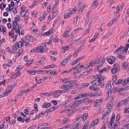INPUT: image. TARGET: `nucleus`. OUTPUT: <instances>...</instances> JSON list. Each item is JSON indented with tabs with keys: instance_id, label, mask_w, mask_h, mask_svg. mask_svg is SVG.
I'll return each instance as SVG.
<instances>
[{
	"instance_id": "nucleus-46",
	"label": "nucleus",
	"mask_w": 129,
	"mask_h": 129,
	"mask_svg": "<svg viewBox=\"0 0 129 129\" xmlns=\"http://www.w3.org/2000/svg\"><path fill=\"white\" fill-rule=\"evenodd\" d=\"M53 31V28H51L49 30L47 31L49 35H51Z\"/></svg>"
},
{
	"instance_id": "nucleus-30",
	"label": "nucleus",
	"mask_w": 129,
	"mask_h": 129,
	"mask_svg": "<svg viewBox=\"0 0 129 129\" xmlns=\"http://www.w3.org/2000/svg\"><path fill=\"white\" fill-rule=\"evenodd\" d=\"M17 120L18 121H21L22 123H23L25 120L24 118H22L21 117H19L17 118Z\"/></svg>"
},
{
	"instance_id": "nucleus-38",
	"label": "nucleus",
	"mask_w": 129,
	"mask_h": 129,
	"mask_svg": "<svg viewBox=\"0 0 129 129\" xmlns=\"http://www.w3.org/2000/svg\"><path fill=\"white\" fill-rule=\"evenodd\" d=\"M50 73L51 75L52 76H54L56 74H57V72L56 71L54 70L52 71L50 70Z\"/></svg>"
},
{
	"instance_id": "nucleus-63",
	"label": "nucleus",
	"mask_w": 129,
	"mask_h": 129,
	"mask_svg": "<svg viewBox=\"0 0 129 129\" xmlns=\"http://www.w3.org/2000/svg\"><path fill=\"white\" fill-rule=\"evenodd\" d=\"M122 89L124 90H127L129 89V86H124L122 87Z\"/></svg>"
},
{
	"instance_id": "nucleus-4",
	"label": "nucleus",
	"mask_w": 129,
	"mask_h": 129,
	"mask_svg": "<svg viewBox=\"0 0 129 129\" xmlns=\"http://www.w3.org/2000/svg\"><path fill=\"white\" fill-rule=\"evenodd\" d=\"M76 82V81L75 80H73L69 81H67V82H64V83L65 84H66L67 83H68L67 85L70 86H71L70 87V88H72L73 86L72 85L73 84H75Z\"/></svg>"
},
{
	"instance_id": "nucleus-48",
	"label": "nucleus",
	"mask_w": 129,
	"mask_h": 129,
	"mask_svg": "<svg viewBox=\"0 0 129 129\" xmlns=\"http://www.w3.org/2000/svg\"><path fill=\"white\" fill-rule=\"evenodd\" d=\"M123 80L122 79H119L117 82L116 83V84H121L123 82Z\"/></svg>"
},
{
	"instance_id": "nucleus-29",
	"label": "nucleus",
	"mask_w": 129,
	"mask_h": 129,
	"mask_svg": "<svg viewBox=\"0 0 129 129\" xmlns=\"http://www.w3.org/2000/svg\"><path fill=\"white\" fill-rule=\"evenodd\" d=\"M69 97V98L66 101H65L63 103V105L64 106H66V105L71 101V97Z\"/></svg>"
},
{
	"instance_id": "nucleus-28",
	"label": "nucleus",
	"mask_w": 129,
	"mask_h": 129,
	"mask_svg": "<svg viewBox=\"0 0 129 129\" xmlns=\"http://www.w3.org/2000/svg\"><path fill=\"white\" fill-rule=\"evenodd\" d=\"M118 71V69L116 68H113L111 70V72L112 74L116 73Z\"/></svg>"
},
{
	"instance_id": "nucleus-60",
	"label": "nucleus",
	"mask_w": 129,
	"mask_h": 129,
	"mask_svg": "<svg viewBox=\"0 0 129 129\" xmlns=\"http://www.w3.org/2000/svg\"><path fill=\"white\" fill-rule=\"evenodd\" d=\"M12 29H13V30H14L15 29H16V24L15 25L14 23H12Z\"/></svg>"
},
{
	"instance_id": "nucleus-62",
	"label": "nucleus",
	"mask_w": 129,
	"mask_h": 129,
	"mask_svg": "<svg viewBox=\"0 0 129 129\" xmlns=\"http://www.w3.org/2000/svg\"><path fill=\"white\" fill-rule=\"evenodd\" d=\"M106 59L109 63L111 64H113V62L111 61V60L110 58H106Z\"/></svg>"
},
{
	"instance_id": "nucleus-20",
	"label": "nucleus",
	"mask_w": 129,
	"mask_h": 129,
	"mask_svg": "<svg viewBox=\"0 0 129 129\" xmlns=\"http://www.w3.org/2000/svg\"><path fill=\"white\" fill-rule=\"evenodd\" d=\"M127 62H124L123 63L122 66V68L124 70H126L127 68Z\"/></svg>"
},
{
	"instance_id": "nucleus-36",
	"label": "nucleus",
	"mask_w": 129,
	"mask_h": 129,
	"mask_svg": "<svg viewBox=\"0 0 129 129\" xmlns=\"http://www.w3.org/2000/svg\"><path fill=\"white\" fill-rule=\"evenodd\" d=\"M72 9V10L70 13H69L71 16H72L73 14H74L75 12V11L76 10V9L75 8Z\"/></svg>"
},
{
	"instance_id": "nucleus-41",
	"label": "nucleus",
	"mask_w": 129,
	"mask_h": 129,
	"mask_svg": "<svg viewBox=\"0 0 129 129\" xmlns=\"http://www.w3.org/2000/svg\"><path fill=\"white\" fill-rule=\"evenodd\" d=\"M95 61H92L91 60L89 62V63L90 64V66L91 67H92L95 65V63H96V62Z\"/></svg>"
},
{
	"instance_id": "nucleus-55",
	"label": "nucleus",
	"mask_w": 129,
	"mask_h": 129,
	"mask_svg": "<svg viewBox=\"0 0 129 129\" xmlns=\"http://www.w3.org/2000/svg\"><path fill=\"white\" fill-rule=\"evenodd\" d=\"M120 116L119 114H118L116 116V121H118L120 119Z\"/></svg>"
},
{
	"instance_id": "nucleus-35",
	"label": "nucleus",
	"mask_w": 129,
	"mask_h": 129,
	"mask_svg": "<svg viewBox=\"0 0 129 129\" xmlns=\"http://www.w3.org/2000/svg\"><path fill=\"white\" fill-rule=\"evenodd\" d=\"M53 41L54 43H56L57 42H60V40L58 38L56 37L53 39Z\"/></svg>"
},
{
	"instance_id": "nucleus-40",
	"label": "nucleus",
	"mask_w": 129,
	"mask_h": 129,
	"mask_svg": "<svg viewBox=\"0 0 129 129\" xmlns=\"http://www.w3.org/2000/svg\"><path fill=\"white\" fill-rule=\"evenodd\" d=\"M39 47H40V52L42 53L44 52L46 50L43 48L41 46H39Z\"/></svg>"
},
{
	"instance_id": "nucleus-33",
	"label": "nucleus",
	"mask_w": 129,
	"mask_h": 129,
	"mask_svg": "<svg viewBox=\"0 0 129 129\" xmlns=\"http://www.w3.org/2000/svg\"><path fill=\"white\" fill-rule=\"evenodd\" d=\"M120 122H117L116 123H115L113 128V129H115L116 128L118 127L119 125Z\"/></svg>"
},
{
	"instance_id": "nucleus-2",
	"label": "nucleus",
	"mask_w": 129,
	"mask_h": 129,
	"mask_svg": "<svg viewBox=\"0 0 129 129\" xmlns=\"http://www.w3.org/2000/svg\"><path fill=\"white\" fill-rule=\"evenodd\" d=\"M71 86L65 84L61 85L60 88L63 89L62 90L63 93L68 92L70 90V88Z\"/></svg>"
},
{
	"instance_id": "nucleus-1",
	"label": "nucleus",
	"mask_w": 129,
	"mask_h": 129,
	"mask_svg": "<svg viewBox=\"0 0 129 129\" xmlns=\"http://www.w3.org/2000/svg\"><path fill=\"white\" fill-rule=\"evenodd\" d=\"M94 80L91 82V83L95 86H97L101 85V83H100L101 81L104 80L105 79V77L103 76H101L100 74L97 75H95L94 77Z\"/></svg>"
},
{
	"instance_id": "nucleus-5",
	"label": "nucleus",
	"mask_w": 129,
	"mask_h": 129,
	"mask_svg": "<svg viewBox=\"0 0 129 129\" xmlns=\"http://www.w3.org/2000/svg\"><path fill=\"white\" fill-rule=\"evenodd\" d=\"M102 101V99H100L99 100H96L94 104V106L96 107H99L101 104Z\"/></svg>"
},
{
	"instance_id": "nucleus-23",
	"label": "nucleus",
	"mask_w": 129,
	"mask_h": 129,
	"mask_svg": "<svg viewBox=\"0 0 129 129\" xmlns=\"http://www.w3.org/2000/svg\"><path fill=\"white\" fill-rule=\"evenodd\" d=\"M52 93V92H50L49 93H48L47 92H45L42 93L41 94V95H46L48 96H50L51 95V94Z\"/></svg>"
},
{
	"instance_id": "nucleus-16",
	"label": "nucleus",
	"mask_w": 129,
	"mask_h": 129,
	"mask_svg": "<svg viewBox=\"0 0 129 129\" xmlns=\"http://www.w3.org/2000/svg\"><path fill=\"white\" fill-rule=\"evenodd\" d=\"M98 0H95L93 2V4L92 6V7L95 8H96L98 5Z\"/></svg>"
},
{
	"instance_id": "nucleus-45",
	"label": "nucleus",
	"mask_w": 129,
	"mask_h": 129,
	"mask_svg": "<svg viewBox=\"0 0 129 129\" xmlns=\"http://www.w3.org/2000/svg\"><path fill=\"white\" fill-rule=\"evenodd\" d=\"M89 85V83H83L82 84V87L84 88L87 87Z\"/></svg>"
},
{
	"instance_id": "nucleus-24",
	"label": "nucleus",
	"mask_w": 129,
	"mask_h": 129,
	"mask_svg": "<svg viewBox=\"0 0 129 129\" xmlns=\"http://www.w3.org/2000/svg\"><path fill=\"white\" fill-rule=\"evenodd\" d=\"M111 33L110 32V31H109L107 32L106 34L105 35L103 38V39L105 38H108L111 35Z\"/></svg>"
},
{
	"instance_id": "nucleus-32",
	"label": "nucleus",
	"mask_w": 129,
	"mask_h": 129,
	"mask_svg": "<svg viewBox=\"0 0 129 129\" xmlns=\"http://www.w3.org/2000/svg\"><path fill=\"white\" fill-rule=\"evenodd\" d=\"M91 12L90 11H89L88 12L87 14V17L86 18L87 20V24H88L89 20V18L90 16V14L91 13Z\"/></svg>"
},
{
	"instance_id": "nucleus-14",
	"label": "nucleus",
	"mask_w": 129,
	"mask_h": 129,
	"mask_svg": "<svg viewBox=\"0 0 129 129\" xmlns=\"http://www.w3.org/2000/svg\"><path fill=\"white\" fill-rule=\"evenodd\" d=\"M26 38L29 42H32L34 41L33 37L31 36L27 35L26 36Z\"/></svg>"
},
{
	"instance_id": "nucleus-42",
	"label": "nucleus",
	"mask_w": 129,
	"mask_h": 129,
	"mask_svg": "<svg viewBox=\"0 0 129 129\" xmlns=\"http://www.w3.org/2000/svg\"><path fill=\"white\" fill-rule=\"evenodd\" d=\"M128 82V81L127 79V78H126L124 80L123 82L122 83L123 85L124 86L126 85Z\"/></svg>"
},
{
	"instance_id": "nucleus-43",
	"label": "nucleus",
	"mask_w": 129,
	"mask_h": 129,
	"mask_svg": "<svg viewBox=\"0 0 129 129\" xmlns=\"http://www.w3.org/2000/svg\"><path fill=\"white\" fill-rule=\"evenodd\" d=\"M70 16H71L69 13H66L64 14V18L66 19Z\"/></svg>"
},
{
	"instance_id": "nucleus-6",
	"label": "nucleus",
	"mask_w": 129,
	"mask_h": 129,
	"mask_svg": "<svg viewBox=\"0 0 129 129\" xmlns=\"http://www.w3.org/2000/svg\"><path fill=\"white\" fill-rule=\"evenodd\" d=\"M99 122V121L98 119L96 118L95 119L90 125V127H91L93 126H94L95 125L98 124Z\"/></svg>"
},
{
	"instance_id": "nucleus-57",
	"label": "nucleus",
	"mask_w": 129,
	"mask_h": 129,
	"mask_svg": "<svg viewBox=\"0 0 129 129\" xmlns=\"http://www.w3.org/2000/svg\"><path fill=\"white\" fill-rule=\"evenodd\" d=\"M110 59L111 60V61L112 62H113V63L114 62L115 60V57L114 56H112L110 57Z\"/></svg>"
},
{
	"instance_id": "nucleus-58",
	"label": "nucleus",
	"mask_w": 129,
	"mask_h": 129,
	"mask_svg": "<svg viewBox=\"0 0 129 129\" xmlns=\"http://www.w3.org/2000/svg\"><path fill=\"white\" fill-rule=\"evenodd\" d=\"M37 63L38 64L43 65L44 64V62L42 60H40Z\"/></svg>"
},
{
	"instance_id": "nucleus-3",
	"label": "nucleus",
	"mask_w": 129,
	"mask_h": 129,
	"mask_svg": "<svg viewBox=\"0 0 129 129\" xmlns=\"http://www.w3.org/2000/svg\"><path fill=\"white\" fill-rule=\"evenodd\" d=\"M129 101V97L127 99L123 100L118 103L117 106V107H119L122 105H126Z\"/></svg>"
},
{
	"instance_id": "nucleus-31",
	"label": "nucleus",
	"mask_w": 129,
	"mask_h": 129,
	"mask_svg": "<svg viewBox=\"0 0 129 129\" xmlns=\"http://www.w3.org/2000/svg\"><path fill=\"white\" fill-rule=\"evenodd\" d=\"M115 114H113L111 117V122H113L115 120Z\"/></svg>"
},
{
	"instance_id": "nucleus-10",
	"label": "nucleus",
	"mask_w": 129,
	"mask_h": 129,
	"mask_svg": "<svg viewBox=\"0 0 129 129\" xmlns=\"http://www.w3.org/2000/svg\"><path fill=\"white\" fill-rule=\"evenodd\" d=\"M110 110H108L107 111L105 112L103 115L102 117V119L103 120L105 118L107 117L109 115V114L110 113Z\"/></svg>"
},
{
	"instance_id": "nucleus-34",
	"label": "nucleus",
	"mask_w": 129,
	"mask_h": 129,
	"mask_svg": "<svg viewBox=\"0 0 129 129\" xmlns=\"http://www.w3.org/2000/svg\"><path fill=\"white\" fill-rule=\"evenodd\" d=\"M118 57L122 60H124L125 59L126 57L125 56L122 55H119L118 56Z\"/></svg>"
},
{
	"instance_id": "nucleus-50",
	"label": "nucleus",
	"mask_w": 129,
	"mask_h": 129,
	"mask_svg": "<svg viewBox=\"0 0 129 129\" xmlns=\"http://www.w3.org/2000/svg\"><path fill=\"white\" fill-rule=\"evenodd\" d=\"M87 75L88 74H87L86 72L85 71V72H83L80 75V77H83L84 76Z\"/></svg>"
},
{
	"instance_id": "nucleus-59",
	"label": "nucleus",
	"mask_w": 129,
	"mask_h": 129,
	"mask_svg": "<svg viewBox=\"0 0 129 129\" xmlns=\"http://www.w3.org/2000/svg\"><path fill=\"white\" fill-rule=\"evenodd\" d=\"M42 116V115L41 116L40 115V114L37 115L34 119V120H36L38 118H39L41 117Z\"/></svg>"
},
{
	"instance_id": "nucleus-56",
	"label": "nucleus",
	"mask_w": 129,
	"mask_h": 129,
	"mask_svg": "<svg viewBox=\"0 0 129 129\" xmlns=\"http://www.w3.org/2000/svg\"><path fill=\"white\" fill-rule=\"evenodd\" d=\"M85 46L84 44L81 45L79 47V50H78L79 51L82 50L84 49Z\"/></svg>"
},
{
	"instance_id": "nucleus-47",
	"label": "nucleus",
	"mask_w": 129,
	"mask_h": 129,
	"mask_svg": "<svg viewBox=\"0 0 129 129\" xmlns=\"http://www.w3.org/2000/svg\"><path fill=\"white\" fill-rule=\"evenodd\" d=\"M22 40L23 42V43L25 44H24V45L26 46L27 45V44H28V42L27 43L26 41L25 40L24 38H22Z\"/></svg>"
},
{
	"instance_id": "nucleus-17",
	"label": "nucleus",
	"mask_w": 129,
	"mask_h": 129,
	"mask_svg": "<svg viewBox=\"0 0 129 129\" xmlns=\"http://www.w3.org/2000/svg\"><path fill=\"white\" fill-rule=\"evenodd\" d=\"M70 29L69 28H68L66 29L63 34V36L64 37H66L67 36L68 34L70 32Z\"/></svg>"
},
{
	"instance_id": "nucleus-21",
	"label": "nucleus",
	"mask_w": 129,
	"mask_h": 129,
	"mask_svg": "<svg viewBox=\"0 0 129 129\" xmlns=\"http://www.w3.org/2000/svg\"><path fill=\"white\" fill-rule=\"evenodd\" d=\"M129 47V44L127 43L126 44V46L123 49V50L124 52L126 53L127 52L128 49Z\"/></svg>"
},
{
	"instance_id": "nucleus-53",
	"label": "nucleus",
	"mask_w": 129,
	"mask_h": 129,
	"mask_svg": "<svg viewBox=\"0 0 129 129\" xmlns=\"http://www.w3.org/2000/svg\"><path fill=\"white\" fill-rule=\"evenodd\" d=\"M82 29L81 28H76V29H75L74 31H73V33H74V34H75L78 31H79V30H82Z\"/></svg>"
},
{
	"instance_id": "nucleus-49",
	"label": "nucleus",
	"mask_w": 129,
	"mask_h": 129,
	"mask_svg": "<svg viewBox=\"0 0 129 129\" xmlns=\"http://www.w3.org/2000/svg\"><path fill=\"white\" fill-rule=\"evenodd\" d=\"M90 66V64L88 63L86 65L85 67H84V70H86L89 68Z\"/></svg>"
},
{
	"instance_id": "nucleus-7",
	"label": "nucleus",
	"mask_w": 129,
	"mask_h": 129,
	"mask_svg": "<svg viewBox=\"0 0 129 129\" xmlns=\"http://www.w3.org/2000/svg\"><path fill=\"white\" fill-rule=\"evenodd\" d=\"M123 48V47L121 46L119 47L118 49L114 52V53H117V54H121L123 53V50L122 49Z\"/></svg>"
},
{
	"instance_id": "nucleus-19",
	"label": "nucleus",
	"mask_w": 129,
	"mask_h": 129,
	"mask_svg": "<svg viewBox=\"0 0 129 129\" xmlns=\"http://www.w3.org/2000/svg\"><path fill=\"white\" fill-rule=\"evenodd\" d=\"M107 94L108 95H107V98L108 99L109 98L111 97V95L112 93V91L110 90H108L107 92Z\"/></svg>"
},
{
	"instance_id": "nucleus-15",
	"label": "nucleus",
	"mask_w": 129,
	"mask_h": 129,
	"mask_svg": "<svg viewBox=\"0 0 129 129\" xmlns=\"http://www.w3.org/2000/svg\"><path fill=\"white\" fill-rule=\"evenodd\" d=\"M111 82L109 81L108 82L106 86V90L110 89L111 88Z\"/></svg>"
},
{
	"instance_id": "nucleus-44",
	"label": "nucleus",
	"mask_w": 129,
	"mask_h": 129,
	"mask_svg": "<svg viewBox=\"0 0 129 129\" xmlns=\"http://www.w3.org/2000/svg\"><path fill=\"white\" fill-rule=\"evenodd\" d=\"M95 18H93L91 20V21L90 22V23L89 24V25L88 26V27H90L92 23V22L94 21L95 19Z\"/></svg>"
},
{
	"instance_id": "nucleus-8",
	"label": "nucleus",
	"mask_w": 129,
	"mask_h": 129,
	"mask_svg": "<svg viewBox=\"0 0 129 129\" xmlns=\"http://www.w3.org/2000/svg\"><path fill=\"white\" fill-rule=\"evenodd\" d=\"M81 101L79 100L76 101H75L73 103V104L71 106V108H74L75 107L78 106L80 104H81L80 102Z\"/></svg>"
},
{
	"instance_id": "nucleus-51",
	"label": "nucleus",
	"mask_w": 129,
	"mask_h": 129,
	"mask_svg": "<svg viewBox=\"0 0 129 129\" xmlns=\"http://www.w3.org/2000/svg\"><path fill=\"white\" fill-rule=\"evenodd\" d=\"M12 10L14 14H16L17 12V11L16 8L15 7H13Z\"/></svg>"
},
{
	"instance_id": "nucleus-27",
	"label": "nucleus",
	"mask_w": 129,
	"mask_h": 129,
	"mask_svg": "<svg viewBox=\"0 0 129 129\" xmlns=\"http://www.w3.org/2000/svg\"><path fill=\"white\" fill-rule=\"evenodd\" d=\"M85 97L87 96H89L90 97L91 96H94V95L93 93H87L85 94Z\"/></svg>"
},
{
	"instance_id": "nucleus-22",
	"label": "nucleus",
	"mask_w": 129,
	"mask_h": 129,
	"mask_svg": "<svg viewBox=\"0 0 129 129\" xmlns=\"http://www.w3.org/2000/svg\"><path fill=\"white\" fill-rule=\"evenodd\" d=\"M88 115V113H84L83 115H82L83 116V120L84 121L87 118Z\"/></svg>"
},
{
	"instance_id": "nucleus-52",
	"label": "nucleus",
	"mask_w": 129,
	"mask_h": 129,
	"mask_svg": "<svg viewBox=\"0 0 129 129\" xmlns=\"http://www.w3.org/2000/svg\"><path fill=\"white\" fill-rule=\"evenodd\" d=\"M17 43L18 44L19 48H21L23 46V44L22 42L21 41H20Z\"/></svg>"
},
{
	"instance_id": "nucleus-13",
	"label": "nucleus",
	"mask_w": 129,
	"mask_h": 129,
	"mask_svg": "<svg viewBox=\"0 0 129 129\" xmlns=\"http://www.w3.org/2000/svg\"><path fill=\"white\" fill-rule=\"evenodd\" d=\"M82 117V115H78L76 118L77 121H78V120H79L80 121H84L83 118Z\"/></svg>"
},
{
	"instance_id": "nucleus-37",
	"label": "nucleus",
	"mask_w": 129,
	"mask_h": 129,
	"mask_svg": "<svg viewBox=\"0 0 129 129\" xmlns=\"http://www.w3.org/2000/svg\"><path fill=\"white\" fill-rule=\"evenodd\" d=\"M79 51V50L78 49H76L75 50V52L73 54V56L74 57H75L77 56L78 55L77 53Z\"/></svg>"
},
{
	"instance_id": "nucleus-25",
	"label": "nucleus",
	"mask_w": 129,
	"mask_h": 129,
	"mask_svg": "<svg viewBox=\"0 0 129 129\" xmlns=\"http://www.w3.org/2000/svg\"><path fill=\"white\" fill-rule=\"evenodd\" d=\"M68 61L69 60L68 59H67V58H65L62 61L61 63L63 65L65 66L66 64Z\"/></svg>"
},
{
	"instance_id": "nucleus-11",
	"label": "nucleus",
	"mask_w": 129,
	"mask_h": 129,
	"mask_svg": "<svg viewBox=\"0 0 129 129\" xmlns=\"http://www.w3.org/2000/svg\"><path fill=\"white\" fill-rule=\"evenodd\" d=\"M113 105V103L112 102H110L107 104L106 107L107 109H110Z\"/></svg>"
},
{
	"instance_id": "nucleus-26",
	"label": "nucleus",
	"mask_w": 129,
	"mask_h": 129,
	"mask_svg": "<svg viewBox=\"0 0 129 129\" xmlns=\"http://www.w3.org/2000/svg\"><path fill=\"white\" fill-rule=\"evenodd\" d=\"M71 80L70 78H67L63 79H61V80H62V82H67V81H69Z\"/></svg>"
},
{
	"instance_id": "nucleus-39",
	"label": "nucleus",
	"mask_w": 129,
	"mask_h": 129,
	"mask_svg": "<svg viewBox=\"0 0 129 129\" xmlns=\"http://www.w3.org/2000/svg\"><path fill=\"white\" fill-rule=\"evenodd\" d=\"M23 67L22 65H20L18 66L16 68V70L18 71L19 72L21 69Z\"/></svg>"
},
{
	"instance_id": "nucleus-54",
	"label": "nucleus",
	"mask_w": 129,
	"mask_h": 129,
	"mask_svg": "<svg viewBox=\"0 0 129 129\" xmlns=\"http://www.w3.org/2000/svg\"><path fill=\"white\" fill-rule=\"evenodd\" d=\"M8 94H7V92H6L5 93H4L3 94L0 95V98H1L3 97L6 96Z\"/></svg>"
},
{
	"instance_id": "nucleus-12",
	"label": "nucleus",
	"mask_w": 129,
	"mask_h": 129,
	"mask_svg": "<svg viewBox=\"0 0 129 129\" xmlns=\"http://www.w3.org/2000/svg\"><path fill=\"white\" fill-rule=\"evenodd\" d=\"M85 94L82 93L79 94L78 96L75 98V100H77L79 99H80L82 98L85 97Z\"/></svg>"
},
{
	"instance_id": "nucleus-61",
	"label": "nucleus",
	"mask_w": 129,
	"mask_h": 129,
	"mask_svg": "<svg viewBox=\"0 0 129 129\" xmlns=\"http://www.w3.org/2000/svg\"><path fill=\"white\" fill-rule=\"evenodd\" d=\"M34 60L33 59H31L30 60L28 61L27 63V64L28 65V64H29L30 65H29V66H30V65L33 62Z\"/></svg>"
},
{
	"instance_id": "nucleus-9",
	"label": "nucleus",
	"mask_w": 129,
	"mask_h": 129,
	"mask_svg": "<svg viewBox=\"0 0 129 129\" xmlns=\"http://www.w3.org/2000/svg\"><path fill=\"white\" fill-rule=\"evenodd\" d=\"M80 123V122H78L76 124H74L73 125L72 127L70 128V129H78Z\"/></svg>"
},
{
	"instance_id": "nucleus-18",
	"label": "nucleus",
	"mask_w": 129,
	"mask_h": 129,
	"mask_svg": "<svg viewBox=\"0 0 129 129\" xmlns=\"http://www.w3.org/2000/svg\"><path fill=\"white\" fill-rule=\"evenodd\" d=\"M51 104L49 103H46L44 104L43 108H48L51 106Z\"/></svg>"
},
{
	"instance_id": "nucleus-64",
	"label": "nucleus",
	"mask_w": 129,
	"mask_h": 129,
	"mask_svg": "<svg viewBox=\"0 0 129 129\" xmlns=\"http://www.w3.org/2000/svg\"><path fill=\"white\" fill-rule=\"evenodd\" d=\"M68 120V119L67 118H64L63 120V124H65L66 123Z\"/></svg>"
}]
</instances>
